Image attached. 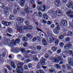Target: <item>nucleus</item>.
Wrapping results in <instances>:
<instances>
[{"label": "nucleus", "mask_w": 73, "mask_h": 73, "mask_svg": "<svg viewBox=\"0 0 73 73\" xmlns=\"http://www.w3.org/2000/svg\"><path fill=\"white\" fill-rule=\"evenodd\" d=\"M50 28H54L55 27V25L54 24H52L50 25Z\"/></svg>", "instance_id": "680f3d73"}, {"label": "nucleus", "mask_w": 73, "mask_h": 73, "mask_svg": "<svg viewBox=\"0 0 73 73\" xmlns=\"http://www.w3.org/2000/svg\"><path fill=\"white\" fill-rule=\"evenodd\" d=\"M11 42L12 44H13V45H16V41L14 40H12Z\"/></svg>", "instance_id": "72a5a7b5"}, {"label": "nucleus", "mask_w": 73, "mask_h": 73, "mask_svg": "<svg viewBox=\"0 0 73 73\" xmlns=\"http://www.w3.org/2000/svg\"><path fill=\"white\" fill-rule=\"evenodd\" d=\"M17 21L20 23H23L24 21V19L21 17H18L17 18Z\"/></svg>", "instance_id": "dca6fc26"}, {"label": "nucleus", "mask_w": 73, "mask_h": 73, "mask_svg": "<svg viewBox=\"0 0 73 73\" xmlns=\"http://www.w3.org/2000/svg\"><path fill=\"white\" fill-rule=\"evenodd\" d=\"M70 40V38L69 37H67L65 39V41L66 42H69Z\"/></svg>", "instance_id": "ea45409f"}, {"label": "nucleus", "mask_w": 73, "mask_h": 73, "mask_svg": "<svg viewBox=\"0 0 73 73\" xmlns=\"http://www.w3.org/2000/svg\"><path fill=\"white\" fill-rule=\"evenodd\" d=\"M55 25L56 27L55 28V29H54L53 31L55 34L58 35L59 33V31L60 30V24L57 22L55 23Z\"/></svg>", "instance_id": "20e7f679"}, {"label": "nucleus", "mask_w": 73, "mask_h": 73, "mask_svg": "<svg viewBox=\"0 0 73 73\" xmlns=\"http://www.w3.org/2000/svg\"><path fill=\"white\" fill-rule=\"evenodd\" d=\"M69 65L71 66H73V59L72 58H70L68 59V62Z\"/></svg>", "instance_id": "ddd939ff"}, {"label": "nucleus", "mask_w": 73, "mask_h": 73, "mask_svg": "<svg viewBox=\"0 0 73 73\" xmlns=\"http://www.w3.org/2000/svg\"><path fill=\"white\" fill-rule=\"evenodd\" d=\"M20 13L21 16H25V15H26V14H25V12L23 10L21 11Z\"/></svg>", "instance_id": "b1692460"}, {"label": "nucleus", "mask_w": 73, "mask_h": 73, "mask_svg": "<svg viewBox=\"0 0 73 73\" xmlns=\"http://www.w3.org/2000/svg\"><path fill=\"white\" fill-rule=\"evenodd\" d=\"M5 55H6V52L5 51L3 53H2V56L3 57H4L5 56Z\"/></svg>", "instance_id": "5fc2aeb1"}, {"label": "nucleus", "mask_w": 73, "mask_h": 73, "mask_svg": "<svg viewBox=\"0 0 73 73\" xmlns=\"http://www.w3.org/2000/svg\"><path fill=\"white\" fill-rule=\"evenodd\" d=\"M37 73H44V71L43 70H38L36 71Z\"/></svg>", "instance_id": "58836bf2"}, {"label": "nucleus", "mask_w": 73, "mask_h": 73, "mask_svg": "<svg viewBox=\"0 0 73 73\" xmlns=\"http://www.w3.org/2000/svg\"><path fill=\"white\" fill-rule=\"evenodd\" d=\"M29 21H25V24H26V25H29Z\"/></svg>", "instance_id": "bf43d9fd"}, {"label": "nucleus", "mask_w": 73, "mask_h": 73, "mask_svg": "<svg viewBox=\"0 0 73 73\" xmlns=\"http://www.w3.org/2000/svg\"><path fill=\"white\" fill-rule=\"evenodd\" d=\"M22 40L23 41L27 42L28 40V39H27V37L24 36L22 38Z\"/></svg>", "instance_id": "7c9ffc66"}, {"label": "nucleus", "mask_w": 73, "mask_h": 73, "mask_svg": "<svg viewBox=\"0 0 73 73\" xmlns=\"http://www.w3.org/2000/svg\"><path fill=\"white\" fill-rule=\"evenodd\" d=\"M71 27H73V23L72 22H70L69 23Z\"/></svg>", "instance_id": "774afa93"}, {"label": "nucleus", "mask_w": 73, "mask_h": 73, "mask_svg": "<svg viewBox=\"0 0 73 73\" xmlns=\"http://www.w3.org/2000/svg\"><path fill=\"white\" fill-rule=\"evenodd\" d=\"M66 14L68 16L70 17L71 18H73V12L71 10H69L66 13Z\"/></svg>", "instance_id": "6e6552de"}, {"label": "nucleus", "mask_w": 73, "mask_h": 73, "mask_svg": "<svg viewBox=\"0 0 73 73\" xmlns=\"http://www.w3.org/2000/svg\"><path fill=\"white\" fill-rule=\"evenodd\" d=\"M41 22L42 23H44V24H46V21L44 19L41 20Z\"/></svg>", "instance_id": "3c124183"}, {"label": "nucleus", "mask_w": 73, "mask_h": 73, "mask_svg": "<svg viewBox=\"0 0 73 73\" xmlns=\"http://www.w3.org/2000/svg\"><path fill=\"white\" fill-rule=\"evenodd\" d=\"M44 57L48 59L49 58V55L48 54H46L45 55Z\"/></svg>", "instance_id": "6e6d98bb"}, {"label": "nucleus", "mask_w": 73, "mask_h": 73, "mask_svg": "<svg viewBox=\"0 0 73 73\" xmlns=\"http://www.w3.org/2000/svg\"><path fill=\"white\" fill-rule=\"evenodd\" d=\"M41 66H41L40 64H38L36 66L37 68L38 69H41Z\"/></svg>", "instance_id": "4c0bfd02"}, {"label": "nucleus", "mask_w": 73, "mask_h": 73, "mask_svg": "<svg viewBox=\"0 0 73 73\" xmlns=\"http://www.w3.org/2000/svg\"><path fill=\"white\" fill-rule=\"evenodd\" d=\"M25 11L26 13H27V14H30V10L31 9L30 7H28V6L27 5L25 7Z\"/></svg>", "instance_id": "9b49d317"}, {"label": "nucleus", "mask_w": 73, "mask_h": 73, "mask_svg": "<svg viewBox=\"0 0 73 73\" xmlns=\"http://www.w3.org/2000/svg\"><path fill=\"white\" fill-rule=\"evenodd\" d=\"M54 4L57 7H60L61 5L60 0H56L54 1Z\"/></svg>", "instance_id": "423d86ee"}, {"label": "nucleus", "mask_w": 73, "mask_h": 73, "mask_svg": "<svg viewBox=\"0 0 73 73\" xmlns=\"http://www.w3.org/2000/svg\"><path fill=\"white\" fill-rule=\"evenodd\" d=\"M51 50L53 52H56L57 50V47L55 46H53L51 48Z\"/></svg>", "instance_id": "4be33fe9"}, {"label": "nucleus", "mask_w": 73, "mask_h": 73, "mask_svg": "<svg viewBox=\"0 0 73 73\" xmlns=\"http://www.w3.org/2000/svg\"><path fill=\"white\" fill-rule=\"evenodd\" d=\"M54 66H55V67L57 68V69H60L61 68V66H60V65L58 64H55L54 65Z\"/></svg>", "instance_id": "cd10ccee"}, {"label": "nucleus", "mask_w": 73, "mask_h": 73, "mask_svg": "<svg viewBox=\"0 0 73 73\" xmlns=\"http://www.w3.org/2000/svg\"><path fill=\"white\" fill-rule=\"evenodd\" d=\"M73 51L72 50H70L69 52L68 51V53L70 55H72V54H73Z\"/></svg>", "instance_id": "13d9d810"}, {"label": "nucleus", "mask_w": 73, "mask_h": 73, "mask_svg": "<svg viewBox=\"0 0 73 73\" xmlns=\"http://www.w3.org/2000/svg\"><path fill=\"white\" fill-rule=\"evenodd\" d=\"M60 24L63 26H66L68 25V21L66 20L62 19L60 22Z\"/></svg>", "instance_id": "1a4fd4ad"}, {"label": "nucleus", "mask_w": 73, "mask_h": 73, "mask_svg": "<svg viewBox=\"0 0 73 73\" xmlns=\"http://www.w3.org/2000/svg\"><path fill=\"white\" fill-rule=\"evenodd\" d=\"M66 67H67L68 69V70H70L72 68V67H70V66L69 65H67Z\"/></svg>", "instance_id": "603ef678"}, {"label": "nucleus", "mask_w": 73, "mask_h": 73, "mask_svg": "<svg viewBox=\"0 0 73 73\" xmlns=\"http://www.w3.org/2000/svg\"><path fill=\"white\" fill-rule=\"evenodd\" d=\"M11 67L13 68V69H15L16 67V65H15V63L13 61H11Z\"/></svg>", "instance_id": "a211bd4d"}, {"label": "nucleus", "mask_w": 73, "mask_h": 73, "mask_svg": "<svg viewBox=\"0 0 73 73\" xmlns=\"http://www.w3.org/2000/svg\"><path fill=\"white\" fill-rule=\"evenodd\" d=\"M72 46V44L70 43L67 44L65 45L64 46V48L66 49H69L71 48V47Z\"/></svg>", "instance_id": "4468645a"}, {"label": "nucleus", "mask_w": 73, "mask_h": 73, "mask_svg": "<svg viewBox=\"0 0 73 73\" xmlns=\"http://www.w3.org/2000/svg\"><path fill=\"white\" fill-rule=\"evenodd\" d=\"M7 68L9 70H10V71H12V69L11 68V67L9 66H8L7 67Z\"/></svg>", "instance_id": "69168bd1"}, {"label": "nucleus", "mask_w": 73, "mask_h": 73, "mask_svg": "<svg viewBox=\"0 0 73 73\" xmlns=\"http://www.w3.org/2000/svg\"><path fill=\"white\" fill-rule=\"evenodd\" d=\"M30 61H31V59H26L25 61V63H28V62H30Z\"/></svg>", "instance_id": "8fccbe9b"}, {"label": "nucleus", "mask_w": 73, "mask_h": 73, "mask_svg": "<svg viewBox=\"0 0 73 73\" xmlns=\"http://www.w3.org/2000/svg\"><path fill=\"white\" fill-rule=\"evenodd\" d=\"M24 69H25V70H28V66H27V65H25L24 66Z\"/></svg>", "instance_id": "052dcab7"}, {"label": "nucleus", "mask_w": 73, "mask_h": 73, "mask_svg": "<svg viewBox=\"0 0 73 73\" xmlns=\"http://www.w3.org/2000/svg\"><path fill=\"white\" fill-rule=\"evenodd\" d=\"M20 50L21 52H23V53H24V52H25V50L24 48H21L20 49Z\"/></svg>", "instance_id": "4d7b16f0"}, {"label": "nucleus", "mask_w": 73, "mask_h": 73, "mask_svg": "<svg viewBox=\"0 0 73 73\" xmlns=\"http://www.w3.org/2000/svg\"><path fill=\"white\" fill-rule=\"evenodd\" d=\"M73 35V33L71 31H69L68 32V34L67 35L68 36H72Z\"/></svg>", "instance_id": "c9c22d12"}, {"label": "nucleus", "mask_w": 73, "mask_h": 73, "mask_svg": "<svg viewBox=\"0 0 73 73\" xmlns=\"http://www.w3.org/2000/svg\"><path fill=\"white\" fill-rule=\"evenodd\" d=\"M38 15L39 17H41L42 16V13L40 11H38Z\"/></svg>", "instance_id": "473e14b6"}, {"label": "nucleus", "mask_w": 73, "mask_h": 73, "mask_svg": "<svg viewBox=\"0 0 73 73\" xmlns=\"http://www.w3.org/2000/svg\"><path fill=\"white\" fill-rule=\"evenodd\" d=\"M60 55V56L64 58H66V56L65 55V54H64L63 53H61Z\"/></svg>", "instance_id": "e433bc0d"}, {"label": "nucleus", "mask_w": 73, "mask_h": 73, "mask_svg": "<svg viewBox=\"0 0 73 73\" xmlns=\"http://www.w3.org/2000/svg\"><path fill=\"white\" fill-rule=\"evenodd\" d=\"M26 36L27 38H29L30 40H31L33 37V36L31 34L29 33H28L26 35Z\"/></svg>", "instance_id": "6ab92c4d"}, {"label": "nucleus", "mask_w": 73, "mask_h": 73, "mask_svg": "<svg viewBox=\"0 0 73 73\" xmlns=\"http://www.w3.org/2000/svg\"><path fill=\"white\" fill-rule=\"evenodd\" d=\"M9 18L11 20H14V19H15L14 16H12V15L10 16Z\"/></svg>", "instance_id": "37998d69"}, {"label": "nucleus", "mask_w": 73, "mask_h": 73, "mask_svg": "<svg viewBox=\"0 0 73 73\" xmlns=\"http://www.w3.org/2000/svg\"><path fill=\"white\" fill-rule=\"evenodd\" d=\"M27 66L29 68H32V63H29L28 64Z\"/></svg>", "instance_id": "f704fd0d"}, {"label": "nucleus", "mask_w": 73, "mask_h": 73, "mask_svg": "<svg viewBox=\"0 0 73 73\" xmlns=\"http://www.w3.org/2000/svg\"><path fill=\"white\" fill-rule=\"evenodd\" d=\"M27 30H31L33 29V26L31 25L27 26Z\"/></svg>", "instance_id": "bb28decb"}, {"label": "nucleus", "mask_w": 73, "mask_h": 73, "mask_svg": "<svg viewBox=\"0 0 73 73\" xmlns=\"http://www.w3.org/2000/svg\"><path fill=\"white\" fill-rule=\"evenodd\" d=\"M25 0H21L19 4L21 7H23L24 5L25 4Z\"/></svg>", "instance_id": "412c9836"}, {"label": "nucleus", "mask_w": 73, "mask_h": 73, "mask_svg": "<svg viewBox=\"0 0 73 73\" xmlns=\"http://www.w3.org/2000/svg\"><path fill=\"white\" fill-rule=\"evenodd\" d=\"M49 58L50 60H53L55 62H60V61L59 63L60 65L64 63V61L61 57L58 55H56L53 58L52 57H50Z\"/></svg>", "instance_id": "f03ea898"}, {"label": "nucleus", "mask_w": 73, "mask_h": 73, "mask_svg": "<svg viewBox=\"0 0 73 73\" xmlns=\"http://www.w3.org/2000/svg\"><path fill=\"white\" fill-rule=\"evenodd\" d=\"M36 3L39 5H41V4H42V2H41L39 0H37V1H36Z\"/></svg>", "instance_id": "09e8293b"}, {"label": "nucleus", "mask_w": 73, "mask_h": 73, "mask_svg": "<svg viewBox=\"0 0 73 73\" xmlns=\"http://www.w3.org/2000/svg\"><path fill=\"white\" fill-rule=\"evenodd\" d=\"M17 67L16 70L17 72H23L24 70H23L24 63L21 62H18L16 63Z\"/></svg>", "instance_id": "7ed1b4c3"}, {"label": "nucleus", "mask_w": 73, "mask_h": 73, "mask_svg": "<svg viewBox=\"0 0 73 73\" xmlns=\"http://www.w3.org/2000/svg\"><path fill=\"white\" fill-rule=\"evenodd\" d=\"M48 25H50L52 24V22L50 21H48L47 22Z\"/></svg>", "instance_id": "0e129e2a"}, {"label": "nucleus", "mask_w": 73, "mask_h": 73, "mask_svg": "<svg viewBox=\"0 0 73 73\" xmlns=\"http://www.w3.org/2000/svg\"><path fill=\"white\" fill-rule=\"evenodd\" d=\"M50 14H51L52 15H54V10H50Z\"/></svg>", "instance_id": "a18cd8bd"}, {"label": "nucleus", "mask_w": 73, "mask_h": 73, "mask_svg": "<svg viewBox=\"0 0 73 73\" xmlns=\"http://www.w3.org/2000/svg\"><path fill=\"white\" fill-rule=\"evenodd\" d=\"M42 42L43 45L45 46H46L47 45V42H46V40L45 39H42Z\"/></svg>", "instance_id": "5701e85b"}, {"label": "nucleus", "mask_w": 73, "mask_h": 73, "mask_svg": "<svg viewBox=\"0 0 73 73\" xmlns=\"http://www.w3.org/2000/svg\"><path fill=\"white\" fill-rule=\"evenodd\" d=\"M36 48L38 50H40L41 49V46L40 45L37 46Z\"/></svg>", "instance_id": "79ce46f5"}, {"label": "nucleus", "mask_w": 73, "mask_h": 73, "mask_svg": "<svg viewBox=\"0 0 73 73\" xmlns=\"http://www.w3.org/2000/svg\"><path fill=\"white\" fill-rule=\"evenodd\" d=\"M36 9H38V11H45L46 9V7L44 5H43L39 7L37 6Z\"/></svg>", "instance_id": "39448f33"}, {"label": "nucleus", "mask_w": 73, "mask_h": 73, "mask_svg": "<svg viewBox=\"0 0 73 73\" xmlns=\"http://www.w3.org/2000/svg\"><path fill=\"white\" fill-rule=\"evenodd\" d=\"M15 50L16 52H19V49L18 48H16L15 49Z\"/></svg>", "instance_id": "338daca9"}, {"label": "nucleus", "mask_w": 73, "mask_h": 73, "mask_svg": "<svg viewBox=\"0 0 73 73\" xmlns=\"http://www.w3.org/2000/svg\"><path fill=\"white\" fill-rule=\"evenodd\" d=\"M16 26L17 27V29L18 31L19 30H20L21 31V32H24V30H23V29H20L21 28V24H20V23H16Z\"/></svg>", "instance_id": "0eeeda50"}, {"label": "nucleus", "mask_w": 73, "mask_h": 73, "mask_svg": "<svg viewBox=\"0 0 73 73\" xmlns=\"http://www.w3.org/2000/svg\"><path fill=\"white\" fill-rule=\"evenodd\" d=\"M9 12L7 11H6L5 10L4 13V15H5V16H7L9 15Z\"/></svg>", "instance_id": "c85d7f7f"}, {"label": "nucleus", "mask_w": 73, "mask_h": 73, "mask_svg": "<svg viewBox=\"0 0 73 73\" xmlns=\"http://www.w3.org/2000/svg\"><path fill=\"white\" fill-rule=\"evenodd\" d=\"M43 17L44 19H45V20H46V19H47V17H48V15H47V14L46 13H44L43 15Z\"/></svg>", "instance_id": "c756f323"}, {"label": "nucleus", "mask_w": 73, "mask_h": 73, "mask_svg": "<svg viewBox=\"0 0 73 73\" xmlns=\"http://www.w3.org/2000/svg\"><path fill=\"white\" fill-rule=\"evenodd\" d=\"M33 61H37L38 60V59L37 58V56H36V55H34L33 56Z\"/></svg>", "instance_id": "393cba45"}, {"label": "nucleus", "mask_w": 73, "mask_h": 73, "mask_svg": "<svg viewBox=\"0 0 73 73\" xmlns=\"http://www.w3.org/2000/svg\"><path fill=\"white\" fill-rule=\"evenodd\" d=\"M7 45H8V46H9V47H10V48H12V47H13V46H14L11 42V40H10V39H8L7 43Z\"/></svg>", "instance_id": "2eb2a0df"}, {"label": "nucleus", "mask_w": 73, "mask_h": 73, "mask_svg": "<svg viewBox=\"0 0 73 73\" xmlns=\"http://www.w3.org/2000/svg\"><path fill=\"white\" fill-rule=\"evenodd\" d=\"M15 42L17 44H19L20 42V40L19 38H17L15 39Z\"/></svg>", "instance_id": "a19ab883"}, {"label": "nucleus", "mask_w": 73, "mask_h": 73, "mask_svg": "<svg viewBox=\"0 0 73 73\" xmlns=\"http://www.w3.org/2000/svg\"><path fill=\"white\" fill-rule=\"evenodd\" d=\"M20 11V9L17 7H15L13 10V13L14 14H17V12Z\"/></svg>", "instance_id": "f8f14e48"}, {"label": "nucleus", "mask_w": 73, "mask_h": 73, "mask_svg": "<svg viewBox=\"0 0 73 73\" xmlns=\"http://www.w3.org/2000/svg\"><path fill=\"white\" fill-rule=\"evenodd\" d=\"M1 23H2L3 25L5 26L8 27L11 24V23L10 22H7V21H1Z\"/></svg>", "instance_id": "9d476101"}, {"label": "nucleus", "mask_w": 73, "mask_h": 73, "mask_svg": "<svg viewBox=\"0 0 73 73\" xmlns=\"http://www.w3.org/2000/svg\"><path fill=\"white\" fill-rule=\"evenodd\" d=\"M59 45L60 47H62L64 45V43L62 42H60L59 43Z\"/></svg>", "instance_id": "49530a36"}, {"label": "nucleus", "mask_w": 73, "mask_h": 73, "mask_svg": "<svg viewBox=\"0 0 73 73\" xmlns=\"http://www.w3.org/2000/svg\"><path fill=\"white\" fill-rule=\"evenodd\" d=\"M36 5L35 3H34L33 4L32 6V7L33 8H36Z\"/></svg>", "instance_id": "e2e57ef3"}, {"label": "nucleus", "mask_w": 73, "mask_h": 73, "mask_svg": "<svg viewBox=\"0 0 73 73\" xmlns=\"http://www.w3.org/2000/svg\"><path fill=\"white\" fill-rule=\"evenodd\" d=\"M58 38L59 40H62V39H64V36L63 35H60L58 36Z\"/></svg>", "instance_id": "a878e982"}, {"label": "nucleus", "mask_w": 73, "mask_h": 73, "mask_svg": "<svg viewBox=\"0 0 73 73\" xmlns=\"http://www.w3.org/2000/svg\"><path fill=\"white\" fill-rule=\"evenodd\" d=\"M64 53H65L66 55L68 54V53H69V50H68L66 49L65 50L64 52Z\"/></svg>", "instance_id": "de8ad7c7"}, {"label": "nucleus", "mask_w": 73, "mask_h": 73, "mask_svg": "<svg viewBox=\"0 0 73 73\" xmlns=\"http://www.w3.org/2000/svg\"><path fill=\"white\" fill-rule=\"evenodd\" d=\"M37 37L36 36L34 37L32 39V40L33 42H35V41H37Z\"/></svg>", "instance_id": "c03bdc74"}, {"label": "nucleus", "mask_w": 73, "mask_h": 73, "mask_svg": "<svg viewBox=\"0 0 73 73\" xmlns=\"http://www.w3.org/2000/svg\"><path fill=\"white\" fill-rule=\"evenodd\" d=\"M45 61H46V59L44 57H42V59L40 61V63L42 65H44L45 63Z\"/></svg>", "instance_id": "f3484780"}, {"label": "nucleus", "mask_w": 73, "mask_h": 73, "mask_svg": "<svg viewBox=\"0 0 73 73\" xmlns=\"http://www.w3.org/2000/svg\"><path fill=\"white\" fill-rule=\"evenodd\" d=\"M23 46L24 47H27L28 46V43L27 42H24L23 43Z\"/></svg>", "instance_id": "864d4df0"}, {"label": "nucleus", "mask_w": 73, "mask_h": 73, "mask_svg": "<svg viewBox=\"0 0 73 73\" xmlns=\"http://www.w3.org/2000/svg\"><path fill=\"white\" fill-rule=\"evenodd\" d=\"M55 13L56 15H57V14H61V11L59 10H58L56 11Z\"/></svg>", "instance_id": "2f4dec72"}, {"label": "nucleus", "mask_w": 73, "mask_h": 73, "mask_svg": "<svg viewBox=\"0 0 73 73\" xmlns=\"http://www.w3.org/2000/svg\"><path fill=\"white\" fill-rule=\"evenodd\" d=\"M47 40L49 43H53L54 42V43L56 45H58L59 43V40L56 39V38L50 35H48L47 38Z\"/></svg>", "instance_id": "f257e3e1"}, {"label": "nucleus", "mask_w": 73, "mask_h": 73, "mask_svg": "<svg viewBox=\"0 0 73 73\" xmlns=\"http://www.w3.org/2000/svg\"><path fill=\"white\" fill-rule=\"evenodd\" d=\"M6 31L9 33H12V29L10 27H8L7 28Z\"/></svg>", "instance_id": "aec40b11"}]
</instances>
